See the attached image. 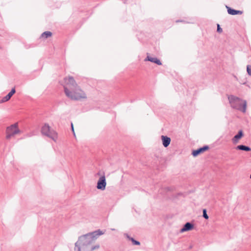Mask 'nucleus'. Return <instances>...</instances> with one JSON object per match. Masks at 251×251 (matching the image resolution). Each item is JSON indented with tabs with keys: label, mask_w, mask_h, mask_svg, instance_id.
<instances>
[{
	"label": "nucleus",
	"mask_w": 251,
	"mask_h": 251,
	"mask_svg": "<svg viewBox=\"0 0 251 251\" xmlns=\"http://www.w3.org/2000/svg\"><path fill=\"white\" fill-rule=\"evenodd\" d=\"M243 135V132L242 130H240L238 134H236L233 138H232V142L234 143H236L238 140L240 139Z\"/></svg>",
	"instance_id": "obj_12"
},
{
	"label": "nucleus",
	"mask_w": 251,
	"mask_h": 251,
	"mask_svg": "<svg viewBox=\"0 0 251 251\" xmlns=\"http://www.w3.org/2000/svg\"><path fill=\"white\" fill-rule=\"evenodd\" d=\"M52 35V33L50 31H45L44 32H43L42 34H41V37L42 38H48V37H50Z\"/></svg>",
	"instance_id": "obj_15"
},
{
	"label": "nucleus",
	"mask_w": 251,
	"mask_h": 251,
	"mask_svg": "<svg viewBox=\"0 0 251 251\" xmlns=\"http://www.w3.org/2000/svg\"><path fill=\"white\" fill-rule=\"evenodd\" d=\"M71 127H72V130L73 132L74 133V126H73V125L72 123L71 124Z\"/></svg>",
	"instance_id": "obj_21"
},
{
	"label": "nucleus",
	"mask_w": 251,
	"mask_h": 251,
	"mask_svg": "<svg viewBox=\"0 0 251 251\" xmlns=\"http://www.w3.org/2000/svg\"><path fill=\"white\" fill-rule=\"evenodd\" d=\"M10 99V98H9V97L7 96V95L5 97H3V98L1 99V101H0V102H6V101H8V100H9Z\"/></svg>",
	"instance_id": "obj_17"
},
{
	"label": "nucleus",
	"mask_w": 251,
	"mask_h": 251,
	"mask_svg": "<svg viewBox=\"0 0 251 251\" xmlns=\"http://www.w3.org/2000/svg\"><path fill=\"white\" fill-rule=\"evenodd\" d=\"M247 71L249 75L251 76V65H248L247 67Z\"/></svg>",
	"instance_id": "obj_19"
},
{
	"label": "nucleus",
	"mask_w": 251,
	"mask_h": 251,
	"mask_svg": "<svg viewBox=\"0 0 251 251\" xmlns=\"http://www.w3.org/2000/svg\"><path fill=\"white\" fill-rule=\"evenodd\" d=\"M250 177L251 178V176H250Z\"/></svg>",
	"instance_id": "obj_22"
},
{
	"label": "nucleus",
	"mask_w": 251,
	"mask_h": 251,
	"mask_svg": "<svg viewBox=\"0 0 251 251\" xmlns=\"http://www.w3.org/2000/svg\"><path fill=\"white\" fill-rule=\"evenodd\" d=\"M227 9V12L229 14L232 15H235L237 14H242L243 13V12L242 11L240 10H236L233 9H231V8L226 6Z\"/></svg>",
	"instance_id": "obj_11"
},
{
	"label": "nucleus",
	"mask_w": 251,
	"mask_h": 251,
	"mask_svg": "<svg viewBox=\"0 0 251 251\" xmlns=\"http://www.w3.org/2000/svg\"><path fill=\"white\" fill-rule=\"evenodd\" d=\"M145 61H149L154 63L158 65H161L162 64L161 61L158 59L156 57H152L149 56H148L145 59Z\"/></svg>",
	"instance_id": "obj_10"
},
{
	"label": "nucleus",
	"mask_w": 251,
	"mask_h": 251,
	"mask_svg": "<svg viewBox=\"0 0 251 251\" xmlns=\"http://www.w3.org/2000/svg\"><path fill=\"white\" fill-rule=\"evenodd\" d=\"M217 31L218 32H221L222 31V29L220 27V25H217Z\"/></svg>",
	"instance_id": "obj_20"
},
{
	"label": "nucleus",
	"mask_w": 251,
	"mask_h": 251,
	"mask_svg": "<svg viewBox=\"0 0 251 251\" xmlns=\"http://www.w3.org/2000/svg\"><path fill=\"white\" fill-rule=\"evenodd\" d=\"M208 148H209L208 146H205L202 148L198 149V150H194L192 152V155L194 156H197L200 153H201L204 152V151H206L207 150H208Z\"/></svg>",
	"instance_id": "obj_7"
},
{
	"label": "nucleus",
	"mask_w": 251,
	"mask_h": 251,
	"mask_svg": "<svg viewBox=\"0 0 251 251\" xmlns=\"http://www.w3.org/2000/svg\"><path fill=\"white\" fill-rule=\"evenodd\" d=\"M236 149L239 150L245 151H251V149L250 147L243 145L237 146L236 147Z\"/></svg>",
	"instance_id": "obj_13"
},
{
	"label": "nucleus",
	"mask_w": 251,
	"mask_h": 251,
	"mask_svg": "<svg viewBox=\"0 0 251 251\" xmlns=\"http://www.w3.org/2000/svg\"><path fill=\"white\" fill-rule=\"evenodd\" d=\"M42 134L55 141L57 139V133L53 129H51L50 127L47 124H45L41 129Z\"/></svg>",
	"instance_id": "obj_5"
},
{
	"label": "nucleus",
	"mask_w": 251,
	"mask_h": 251,
	"mask_svg": "<svg viewBox=\"0 0 251 251\" xmlns=\"http://www.w3.org/2000/svg\"><path fill=\"white\" fill-rule=\"evenodd\" d=\"M106 182L104 176H100L97 182V188L99 190L103 191L105 189Z\"/></svg>",
	"instance_id": "obj_6"
},
{
	"label": "nucleus",
	"mask_w": 251,
	"mask_h": 251,
	"mask_svg": "<svg viewBox=\"0 0 251 251\" xmlns=\"http://www.w3.org/2000/svg\"><path fill=\"white\" fill-rule=\"evenodd\" d=\"M161 139L162 141L163 145L164 147H167L170 144L171 138L166 136L162 135Z\"/></svg>",
	"instance_id": "obj_9"
},
{
	"label": "nucleus",
	"mask_w": 251,
	"mask_h": 251,
	"mask_svg": "<svg viewBox=\"0 0 251 251\" xmlns=\"http://www.w3.org/2000/svg\"><path fill=\"white\" fill-rule=\"evenodd\" d=\"M125 235L127 237V238L132 241L133 245H139L140 244V243L139 241L134 240L132 237H129L127 234H125Z\"/></svg>",
	"instance_id": "obj_14"
},
{
	"label": "nucleus",
	"mask_w": 251,
	"mask_h": 251,
	"mask_svg": "<svg viewBox=\"0 0 251 251\" xmlns=\"http://www.w3.org/2000/svg\"><path fill=\"white\" fill-rule=\"evenodd\" d=\"M228 100L230 106L232 108L239 110L243 113L246 112L247 103L246 100H243L234 95L228 96Z\"/></svg>",
	"instance_id": "obj_3"
},
{
	"label": "nucleus",
	"mask_w": 251,
	"mask_h": 251,
	"mask_svg": "<svg viewBox=\"0 0 251 251\" xmlns=\"http://www.w3.org/2000/svg\"><path fill=\"white\" fill-rule=\"evenodd\" d=\"M6 139H10L12 137L18 134L21 132V131L18 127V123L7 126L6 128Z\"/></svg>",
	"instance_id": "obj_4"
},
{
	"label": "nucleus",
	"mask_w": 251,
	"mask_h": 251,
	"mask_svg": "<svg viewBox=\"0 0 251 251\" xmlns=\"http://www.w3.org/2000/svg\"><path fill=\"white\" fill-rule=\"evenodd\" d=\"M15 89L12 88L11 91L7 94V96L11 98V97L13 95V94L15 93Z\"/></svg>",
	"instance_id": "obj_16"
},
{
	"label": "nucleus",
	"mask_w": 251,
	"mask_h": 251,
	"mask_svg": "<svg viewBox=\"0 0 251 251\" xmlns=\"http://www.w3.org/2000/svg\"><path fill=\"white\" fill-rule=\"evenodd\" d=\"M64 81V92L69 98L73 100H79L87 98L85 93L77 86L72 76L65 77Z\"/></svg>",
	"instance_id": "obj_2"
},
{
	"label": "nucleus",
	"mask_w": 251,
	"mask_h": 251,
	"mask_svg": "<svg viewBox=\"0 0 251 251\" xmlns=\"http://www.w3.org/2000/svg\"><path fill=\"white\" fill-rule=\"evenodd\" d=\"M104 234L100 229L80 236L75 243L74 251H93L99 249L100 245L92 246L99 236Z\"/></svg>",
	"instance_id": "obj_1"
},
{
	"label": "nucleus",
	"mask_w": 251,
	"mask_h": 251,
	"mask_svg": "<svg viewBox=\"0 0 251 251\" xmlns=\"http://www.w3.org/2000/svg\"><path fill=\"white\" fill-rule=\"evenodd\" d=\"M202 212H203V218H204L205 219H208L209 217H208V215L207 214L206 210L205 209H203Z\"/></svg>",
	"instance_id": "obj_18"
},
{
	"label": "nucleus",
	"mask_w": 251,
	"mask_h": 251,
	"mask_svg": "<svg viewBox=\"0 0 251 251\" xmlns=\"http://www.w3.org/2000/svg\"><path fill=\"white\" fill-rule=\"evenodd\" d=\"M194 225L189 222L186 223L183 227L180 229V232H184L185 231H189L193 229Z\"/></svg>",
	"instance_id": "obj_8"
}]
</instances>
